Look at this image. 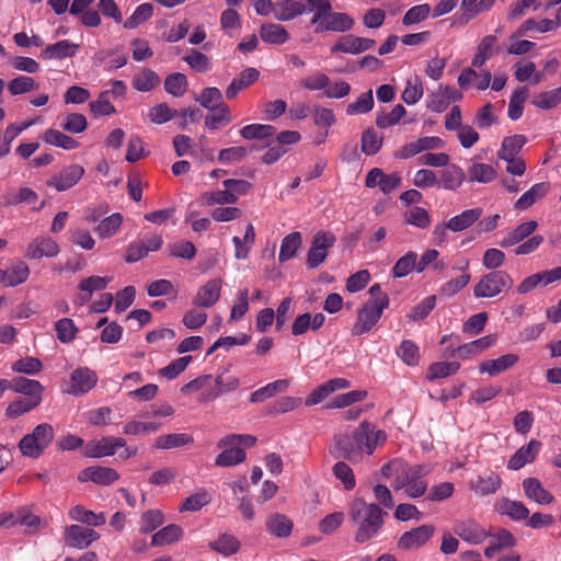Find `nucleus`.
<instances>
[{
	"instance_id": "obj_63",
	"label": "nucleus",
	"mask_w": 561,
	"mask_h": 561,
	"mask_svg": "<svg viewBox=\"0 0 561 561\" xmlns=\"http://www.w3.org/2000/svg\"><path fill=\"white\" fill-rule=\"evenodd\" d=\"M405 222L421 229H425L431 224L428 211L419 206H414L404 213Z\"/></svg>"
},
{
	"instance_id": "obj_16",
	"label": "nucleus",
	"mask_w": 561,
	"mask_h": 561,
	"mask_svg": "<svg viewBox=\"0 0 561 561\" xmlns=\"http://www.w3.org/2000/svg\"><path fill=\"white\" fill-rule=\"evenodd\" d=\"M470 490L480 496L494 494L502 485L501 477L494 471H485L472 479L469 483Z\"/></svg>"
},
{
	"instance_id": "obj_25",
	"label": "nucleus",
	"mask_w": 561,
	"mask_h": 561,
	"mask_svg": "<svg viewBox=\"0 0 561 561\" xmlns=\"http://www.w3.org/2000/svg\"><path fill=\"white\" fill-rule=\"evenodd\" d=\"M518 358L516 354H505L495 359L481 362L479 369L481 373H486L489 376H496L513 367L518 362Z\"/></svg>"
},
{
	"instance_id": "obj_7",
	"label": "nucleus",
	"mask_w": 561,
	"mask_h": 561,
	"mask_svg": "<svg viewBox=\"0 0 561 561\" xmlns=\"http://www.w3.org/2000/svg\"><path fill=\"white\" fill-rule=\"evenodd\" d=\"M435 526L432 524H423L404 531L398 539L397 547L402 551L417 550L424 547L434 536Z\"/></svg>"
},
{
	"instance_id": "obj_60",
	"label": "nucleus",
	"mask_w": 561,
	"mask_h": 561,
	"mask_svg": "<svg viewBox=\"0 0 561 561\" xmlns=\"http://www.w3.org/2000/svg\"><path fill=\"white\" fill-rule=\"evenodd\" d=\"M561 102V88L541 92L533 99V104L541 110H550Z\"/></svg>"
},
{
	"instance_id": "obj_18",
	"label": "nucleus",
	"mask_w": 561,
	"mask_h": 561,
	"mask_svg": "<svg viewBox=\"0 0 561 561\" xmlns=\"http://www.w3.org/2000/svg\"><path fill=\"white\" fill-rule=\"evenodd\" d=\"M126 446V440L122 437L106 436L100 440L87 446V456L92 458H101L113 456L117 448Z\"/></svg>"
},
{
	"instance_id": "obj_61",
	"label": "nucleus",
	"mask_w": 561,
	"mask_h": 561,
	"mask_svg": "<svg viewBox=\"0 0 561 561\" xmlns=\"http://www.w3.org/2000/svg\"><path fill=\"white\" fill-rule=\"evenodd\" d=\"M55 331L57 339L61 343H70L75 340L78 333V328L76 327L73 320L69 318H62L55 323Z\"/></svg>"
},
{
	"instance_id": "obj_42",
	"label": "nucleus",
	"mask_w": 561,
	"mask_h": 561,
	"mask_svg": "<svg viewBox=\"0 0 561 561\" xmlns=\"http://www.w3.org/2000/svg\"><path fill=\"white\" fill-rule=\"evenodd\" d=\"M183 536V530L180 526L175 524H170L156 534H153L151 538L152 546H164L173 543Z\"/></svg>"
},
{
	"instance_id": "obj_64",
	"label": "nucleus",
	"mask_w": 561,
	"mask_h": 561,
	"mask_svg": "<svg viewBox=\"0 0 561 561\" xmlns=\"http://www.w3.org/2000/svg\"><path fill=\"white\" fill-rule=\"evenodd\" d=\"M183 60L195 71L206 72L210 67V59L197 49H191Z\"/></svg>"
},
{
	"instance_id": "obj_22",
	"label": "nucleus",
	"mask_w": 561,
	"mask_h": 561,
	"mask_svg": "<svg viewBox=\"0 0 561 561\" xmlns=\"http://www.w3.org/2000/svg\"><path fill=\"white\" fill-rule=\"evenodd\" d=\"M523 489L527 499L540 505L550 504L554 501L553 495L542 486L537 478H526L523 481Z\"/></svg>"
},
{
	"instance_id": "obj_6",
	"label": "nucleus",
	"mask_w": 561,
	"mask_h": 561,
	"mask_svg": "<svg viewBox=\"0 0 561 561\" xmlns=\"http://www.w3.org/2000/svg\"><path fill=\"white\" fill-rule=\"evenodd\" d=\"M513 286L511 275L502 270L492 271L483 275L473 287V295L477 298H493L507 291Z\"/></svg>"
},
{
	"instance_id": "obj_36",
	"label": "nucleus",
	"mask_w": 561,
	"mask_h": 561,
	"mask_svg": "<svg viewBox=\"0 0 561 561\" xmlns=\"http://www.w3.org/2000/svg\"><path fill=\"white\" fill-rule=\"evenodd\" d=\"M226 448L215 459L218 467H230L243 462L247 458L245 451L238 445L225 446Z\"/></svg>"
},
{
	"instance_id": "obj_44",
	"label": "nucleus",
	"mask_w": 561,
	"mask_h": 561,
	"mask_svg": "<svg viewBox=\"0 0 561 561\" xmlns=\"http://www.w3.org/2000/svg\"><path fill=\"white\" fill-rule=\"evenodd\" d=\"M201 201L203 205L213 206V205H225V204H236L238 202V196L233 195L231 190H218L213 192H206L201 196Z\"/></svg>"
},
{
	"instance_id": "obj_27",
	"label": "nucleus",
	"mask_w": 561,
	"mask_h": 561,
	"mask_svg": "<svg viewBox=\"0 0 561 561\" xmlns=\"http://www.w3.org/2000/svg\"><path fill=\"white\" fill-rule=\"evenodd\" d=\"M79 49V45L68 39L59 41L55 44L46 46L41 57L44 59H62L73 57Z\"/></svg>"
},
{
	"instance_id": "obj_1",
	"label": "nucleus",
	"mask_w": 561,
	"mask_h": 561,
	"mask_svg": "<svg viewBox=\"0 0 561 561\" xmlns=\"http://www.w3.org/2000/svg\"><path fill=\"white\" fill-rule=\"evenodd\" d=\"M385 512L376 503H367L362 497H356L350 506V519L357 527L354 540L364 543L373 539L385 524Z\"/></svg>"
},
{
	"instance_id": "obj_38",
	"label": "nucleus",
	"mask_w": 561,
	"mask_h": 561,
	"mask_svg": "<svg viewBox=\"0 0 561 561\" xmlns=\"http://www.w3.org/2000/svg\"><path fill=\"white\" fill-rule=\"evenodd\" d=\"M432 471L431 465H404L401 474L397 480L402 483L422 482V478L426 477Z\"/></svg>"
},
{
	"instance_id": "obj_35",
	"label": "nucleus",
	"mask_w": 561,
	"mask_h": 561,
	"mask_svg": "<svg viewBox=\"0 0 561 561\" xmlns=\"http://www.w3.org/2000/svg\"><path fill=\"white\" fill-rule=\"evenodd\" d=\"M11 388L18 392L27 396V398L42 397L44 387L39 381L27 379L25 377H16L9 383Z\"/></svg>"
},
{
	"instance_id": "obj_10",
	"label": "nucleus",
	"mask_w": 561,
	"mask_h": 561,
	"mask_svg": "<svg viewBox=\"0 0 561 561\" xmlns=\"http://www.w3.org/2000/svg\"><path fill=\"white\" fill-rule=\"evenodd\" d=\"M376 41L367 37H359L353 34L342 36L332 47L331 53L342 51L345 54H362L375 47Z\"/></svg>"
},
{
	"instance_id": "obj_21",
	"label": "nucleus",
	"mask_w": 561,
	"mask_h": 561,
	"mask_svg": "<svg viewBox=\"0 0 561 561\" xmlns=\"http://www.w3.org/2000/svg\"><path fill=\"white\" fill-rule=\"evenodd\" d=\"M266 531L276 538H288L294 528L289 517L280 513H274L267 516L265 520Z\"/></svg>"
},
{
	"instance_id": "obj_52",
	"label": "nucleus",
	"mask_w": 561,
	"mask_h": 561,
	"mask_svg": "<svg viewBox=\"0 0 561 561\" xmlns=\"http://www.w3.org/2000/svg\"><path fill=\"white\" fill-rule=\"evenodd\" d=\"M160 83L158 73L151 69H145L133 80V88L139 92L151 91Z\"/></svg>"
},
{
	"instance_id": "obj_23",
	"label": "nucleus",
	"mask_w": 561,
	"mask_h": 561,
	"mask_svg": "<svg viewBox=\"0 0 561 561\" xmlns=\"http://www.w3.org/2000/svg\"><path fill=\"white\" fill-rule=\"evenodd\" d=\"M550 184L548 182H540L533 185L526 191L514 204V208L523 211L531 207L535 203L542 199L549 192Z\"/></svg>"
},
{
	"instance_id": "obj_62",
	"label": "nucleus",
	"mask_w": 561,
	"mask_h": 561,
	"mask_svg": "<svg viewBox=\"0 0 561 561\" xmlns=\"http://www.w3.org/2000/svg\"><path fill=\"white\" fill-rule=\"evenodd\" d=\"M37 88L38 83L32 77L27 76H19L8 83V90L12 95L24 94Z\"/></svg>"
},
{
	"instance_id": "obj_32",
	"label": "nucleus",
	"mask_w": 561,
	"mask_h": 561,
	"mask_svg": "<svg viewBox=\"0 0 561 561\" xmlns=\"http://www.w3.org/2000/svg\"><path fill=\"white\" fill-rule=\"evenodd\" d=\"M110 282V277L101 276H90L88 278L82 279L78 287L81 291H84L85 294L78 297L76 302L79 305H84L90 300L93 291L104 289Z\"/></svg>"
},
{
	"instance_id": "obj_12",
	"label": "nucleus",
	"mask_w": 561,
	"mask_h": 561,
	"mask_svg": "<svg viewBox=\"0 0 561 561\" xmlns=\"http://www.w3.org/2000/svg\"><path fill=\"white\" fill-rule=\"evenodd\" d=\"M98 381L96 374L88 367H80L72 371L68 393L80 396L89 392Z\"/></svg>"
},
{
	"instance_id": "obj_28",
	"label": "nucleus",
	"mask_w": 561,
	"mask_h": 561,
	"mask_svg": "<svg viewBox=\"0 0 561 561\" xmlns=\"http://www.w3.org/2000/svg\"><path fill=\"white\" fill-rule=\"evenodd\" d=\"M482 215L481 208L466 209L461 214L451 217L447 227L454 232H460L471 227Z\"/></svg>"
},
{
	"instance_id": "obj_58",
	"label": "nucleus",
	"mask_w": 561,
	"mask_h": 561,
	"mask_svg": "<svg viewBox=\"0 0 561 561\" xmlns=\"http://www.w3.org/2000/svg\"><path fill=\"white\" fill-rule=\"evenodd\" d=\"M460 368L459 363L456 362H437L428 367L427 379L435 380L438 378H446L454 375Z\"/></svg>"
},
{
	"instance_id": "obj_34",
	"label": "nucleus",
	"mask_w": 561,
	"mask_h": 561,
	"mask_svg": "<svg viewBox=\"0 0 561 561\" xmlns=\"http://www.w3.org/2000/svg\"><path fill=\"white\" fill-rule=\"evenodd\" d=\"M497 510L502 515H507L514 520L526 519L529 515V510L523 502L512 501L506 497L499 502Z\"/></svg>"
},
{
	"instance_id": "obj_8",
	"label": "nucleus",
	"mask_w": 561,
	"mask_h": 561,
	"mask_svg": "<svg viewBox=\"0 0 561 561\" xmlns=\"http://www.w3.org/2000/svg\"><path fill=\"white\" fill-rule=\"evenodd\" d=\"M335 241L336 238L331 232H317L307 254V266L309 268H316L323 263L328 256L329 249L334 245Z\"/></svg>"
},
{
	"instance_id": "obj_13",
	"label": "nucleus",
	"mask_w": 561,
	"mask_h": 561,
	"mask_svg": "<svg viewBox=\"0 0 561 561\" xmlns=\"http://www.w3.org/2000/svg\"><path fill=\"white\" fill-rule=\"evenodd\" d=\"M454 533L463 541L471 545H479L485 540L486 537L492 536L476 522L468 519L457 522L454 526Z\"/></svg>"
},
{
	"instance_id": "obj_9",
	"label": "nucleus",
	"mask_w": 561,
	"mask_h": 561,
	"mask_svg": "<svg viewBox=\"0 0 561 561\" xmlns=\"http://www.w3.org/2000/svg\"><path fill=\"white\" fill-rule=\"evenodd\" d=\"M428 98L427 108L432 112L442 113L450 103L461 101L462 93L455 87L440 84Z\"/></svg>"
},
{
	"instance_id": "obj_43",
	"label": "nucleus",
	"mask_w": 561,
	"mask_h": 561,
	"mask_svg": "<svg viewBox=\"0 0 561 561\" xmlns=\"http://www.w3.org/2000/svg\"><path fill=\"white\" fill-rule=\"evenodd\" d=\"M209 548L220 554L231 556L239 551L240 542L234 536L222 534L217 540L209 542Z\"/></svg>"
},
{
	"instance_id": "obj_49",
	"label": "nucleus",
	"mask_w": 561,
	"mask_h": 561,
	"mask_svg": "<svg viewBox=\"0 0 561 561\" xmlns=\"http://www.w3.org/2000/svg\"><path fill=\"white\" fill-rule=\"evenodd\" d=\"M123 217L119 213H114L111 216L102 219L95 227V232L102 239L114 236L122 226Z\"/></svg>"
},
{
	"instance_id": "obj_5",
	"label": "nucleus",
	"mask_w": 561,
	"mask_h": 561,
	"mask_svg": "<svg viewBox=\"0 0 561 561\" xmlns=\"http://www.w3.org/2000/svg\"><path fill=\"white\" fill-rule=\"evenodd\" d=\"M389 298L367 300L357 311L356 321L352 328L353 335H363L369 332L380 320L385 309L389 307Z\"/></svg>"
},
{
	"instance_id": "obj_30",
	"label": "nucleus",
	"mask_w": 561,
	"mask_h": 561,
	"mask_svg": "<svg viewBox=\"0 0 561 561\" xmlns=\"http://www.w3.org/2000/svg\"><path fill=\"white\" fill-rule=\"evenodd\" d=\"M290 381L288 379H278L266 386L255 390L250 396V402L257 403L263 402L266 399L273 398L278 393L285 392L289 387Z\"/></svg>"
},
{
	"instance_id": "obj_14",
	"label": "nucleus",
	"mask_w": 561,
	"mask_h": 561,
	"mask_svg": "<svg viewBox=\"0 0 561 561\" xmlns=\"http://www.w3.org/2000/svg\"><path fill=\"white\" fill-rule=\"evenodd\" d=\"M118 479L119 474L115 469L102 466L88 467L83 469L78 476V480L81 482L92 481L93 483L100 485H111Z\"/></svg>"
},
{
	"instance_id": "obj_57",
	"label": "nucleus",
	"mask_w": 561,
	"mask_h": 561,
	"mask_svg": "<svg viewBox=\"0 0 561 561\" xmlns=\"http://www.w3.org/2000/svg\"><path fill=\"white\" fill-rule=\"evenodd\" d=\"M276 131V128L272 125L265 124H251L244 126L240 130V135L244 139H266L272 137Z\"/></svg>"
},
{
	"instance_id": "obj_39",
	"label": "nucleus",
	"mask_w": 561,
	"mask_h": 561,
	"mask_svg": "<svg viewBox=\"0 0 561 561\" xmlns=\"http://www.w3.org/2000/svg\"><path fill=\"white\" fill-rule=\"evenodd\" d=\"M465 178L463 170L456 164H451L442 171L440 184L445 190L455 191L462 184Z\"/></svg>"
},
{
	"instance_id": "obj_3",
	"label": "nucleus",
	"mask_w": 561,
	"mask_h": 561,
	"mask_svg": "<svg viewBox=\"0 0 561 561\" xmlns=\"http://www.w3.org/2000/svg\"><path fill=\"white\" fill-rule=\"evenodd\" d=\"M368 428V421L365 420L352 432L335 434L329 447L331 456L352 463L360 462L366 454L365 440Z\"/></svg>"
},
{
	"instance_id": "obj_46",
	"label": "nucleus",
	"mask_w": 561,
	"mask_h": 561,
	"mask_svg": "<svg viewBox=\"0 0 561 561\" xmlns=\"http://www.w3.org/2000/svg\"><path fill=\"white\" fill-rule=\"evenodd\" d=\"M528 96V88H517L511 95L507 115L511 119L516 121L522 117L524 103Z\"/></svg>"
},
{
	"instance_id": "obj_20",
	"label": "nucleus",
	"mask_w": 561,
	"mask_h": 561,
	"mask_svg": "<svg viewBox=\"0 0 561 561\" xmlns=\"http://www.w3.org/2000/svg\"><path fill=\"white\" fill-rule=\"evenodd\" d=\"M541 447V443L531 439L527 445L522 446L508 460L507 468L511 470H518L527 463H531Z\"/></svg>"
},
{
	"instance_id": "obj_40",
	"label": "nucleus",
	"mask_w": 561,
	"mask_h": 561,
	"mask_svg": "<svg viewBox=\"0 0 561 561\" xmlns=\"http://www.w3.org/2000/svg\"><path fill=\"white\" fill-rule=\"evenodd\" d=\"M43 139L48 145L56 146L66 150L76 149L79 146V142L75 138L54 128L47 129L44 133Z\"/></svg>"
},
{
	"instance_id": "obj_51",
	"label": "nucleus",
	"mask_w": 561,
	"mask_h": 561,
	"mask_svg": "<svg viewBox=\"0 0 561 561\" xmlns=\"http://www.w3.org/2000/svg\"><path fill=\"white\" fill-rule=\"evenodd\" d=\"M28 276L30 268L27 264L23 261H18L7 271L5 285L11 287L18 286L25 283Z\"/></svg>"
},
{
	"instance_id": "obj_54",
	"label": "nucleus",
	"mask_w": 561,
	"mask_h": 561,
	"mask_svg": "<svg viewBox=\"0 0 561 561\" xmlns=\"http://www.w3.org/2000/svg\"><path fill=\"white\" fill-rule=\"evenodd\" d=\"M187 79L185 75L181 72H173L168 76L164 80V90L175 96H182L187 90Z\"/></svg>"
},
{
	"instance_id": "obj_53",
	"label": "nucleus",
	"mask_w": 561,
	"mask_h": 561,
	"mask_svg": "<svg viewBox=\"0 0 561 561\" xmlns=\"http://www.w3.org/2000/svg\"><path fill=\"white\" fill-rule=\"evenodd\" d=\"M196 101L199 102V104L209 110L215 111L217 108H220L221 105H225L222 103V93L218 88L210 87L205 88L201 95L196 98Z\"/></svg>"
},
{
	"instance_id": "obj_17",
	"label": "nucleus",
	"mask_w": 561,
	"mask_h": 561,
	"mask_svg": "<svg viewBox=\"0 0 561 561\" xmlns=\"http://www.w3.org/2000/svg\"><path fill=\"white\" fill-rule=\"evenodd\" d=\"M58 253L59 247L55 240L49 237H39L28 244L25 256L30 260H41L42 257H54Z\"/></svg>"
},
{
	"instance_id": "obj_11",
	"label": "nucleus",
	"mask_w": 561,
	"mask_h": 561,
	"mask_svg": "<svg viewBox=\"0 0 561 561\" xmlns=\"http://www.w3.org/2000/svg\"><path fill=\"white\" fill-rule=\"evenodd\" d=\"M100 538L99 534L79 525L68 526L65 530V543L68 547L83 549Z\"/></svg>"
},
{
	"instance_id": "obj_24",
	"label": "nucleus",
	"mask_w": 561,
	"mask_h": 561,
	"mask_svg": "<svg viewBox=\"0 0 561 561\" xmlns=\"http://www.w3.org/2000/svg\"><path fill=\"white\" fill-rule=\"evenodd\" d=\"M308 11L302 2L297 0H283L274 5V18L277 21H290Z\"/></svg>"
},
{
	"instance_id": "obj_37",
	"label": "nucleus",
	"mask_w": 561,
	"mask_h": 561,
	"mask_svg": "<svg viewBox=\"0 0 561 561\" xmlns=\"http://www.w3.org/2000/svg\"><path fill=\"white\" fill-rule=\"evenodd\" d=\"M526 141L527 138L524 135H513L505 137L502 141L501 149L496 153L497 158L506 159L511 157H518V153Z\"/></svg>"
},
{
	"instance_id": "obj_50",
	"label": "nucleus",
	"mask_w": 561,
	"mask_h": 561,
	"mask_svg": "<svg viewBox=\"0 0 561 561\" xmlns=\"http://www.w3.org/2000/svg\"><path fill=\"white\" fill-rule=\"evenodd\" d=\"M69 516L73 520L81 522L89 526H101L105 523V517L103 514L96 515L92 511L85 510L81 505H77L70 510Z\"/></svg>"
},
{
	"instance_id": "obj_56",
	"label": "nucleus",
	"mask_w": 561,
	"mask_h": 561,
	"mask_svg": "<svg viewBox=\"0 0 561 561\" xmlns=\"http://www.w3.org/2000/svg\"><path fill=\"white\" fill-rule=\"evenodd\" d=\"M153 13V7L151 3H142L136 8L134 13L127 18L124 22V27L127 30H134L144 22L148 21Z\"/></svg>"
},
{
	"instance_id": "obj_48",
	"label": "nucleus",
	"mask_w": 561,
	"mask_h": 561,
	"mask_svg": "<svg viewBox=\"0 0 561 561\" xmlns=\"http://www.w3.org/2000/svg\"><path fill=\"white\" fill-rule=\"evenodd\" d=\"M301 245V236L299 232L294 231L287 234L280 244L278 254L279 262H286L295 256L298 248Z\"/></svg>"
},
{
	"instance_id": "obj_47",
	"label": "nucleus",
	"mask_w": 561,
	"mask_h": 561,
	"mask_svg": "<svg viewBox=\"0 0 561 561\" xmlns=\"http://www.w3.org/2000/svg\"><path fill=\"white\" fill-rule=\"evenodd\" d=\"M496 42L497 38L495 35H486L481 39L477 47V53L471 60L472 67L480 68L489 58H491V49Z\"/></svg>"
},
{
	"instance_id": "obj_31",
	"label": "nucleus",
	"mask_w": 561,
	"mask_h": 561,
	"mask_svg": "<svg viewBox=\"0 0 561 561\" xmlns=\"http://www.w3.org/2000/svg\"><path fill=\"white\" fill-rule=\"evenodd\" d=\"M260 36L263 42L273 45H280L289 39L286 28L274 23H263L260 28Z\"/></svg>"
},
{
	"instance_id": "obj_45",
	"label": "nucleus",
	"mask_w": 561,
	"mask_h": 561,
	"mask_svg": "<svg viewBox=\"0 0 561 561\" xmlns=\"http://www.w3.org/2000/svg\"><path fill=\"white\" fill-rule=\"evenodd\" d=\"M211 500L209 492L205 489L198 490L196 493L184 499L180 505V512H197L206 506Z\"/></svg>"
},
{
	"instance_id": "obj_2",
	"label": "nucleus",
	"mask_w": 561,
	"mask_h": 561,
	"mask_svg": "<svg viewBox=\"0 0 561 561\" xmlns=\"http://www.w3.org/2000/svg\"><path fill=\"white\" fill-rule=\"evenodd\" d=\"M306 1L308 3V12H313L310 24L314 26V33H343L353 28L354 19L344 12H333L330 0Z\"/></svg>"
},
{
	"instance_id": "obj_19",
	"label": "nucleus",
	"mask_w": 561,
	"mask_h": 561,
	"mask_svg": "<svg viewBox=\"0 0 561 561\" xmlns=\"http://www.w3.org/2000/svg\"><path fill=\"white\" fill-rule=\"evenodd\" d=\"M221 279L214 278L203 285L193 299V304L197 307H213L220 298Z\"/></svg>"
},
{
	"instance_id": "obj_29",
	"label": "nucleus",
	"mask_w": 561,
	"mask_h": 561,
	"mask_svg": "<svg viewBox=\"0 0 561 561\" xmlns=\"http://www.w3.org/2000/svg\"><path fill=\"white\" fill-rule=\"evenodd\" d=\"M537 227L538 222L536 220L523 222L518 225L514 230L508 232L507 236L504 237L499 244L502 248L515 245L523 241L524 239L528 238L530 234H533Z\"/></svg>"
},
{
	"instance_id": "obj_59",
	"label": "nucleus",
	"mask_w": 561,
	"mask_h": 561,
	"mask_svg": "<svg viewBox=\"0 0 561 561\" xmlns=\"http://www.w3.org/2000/svg\"><path fill=\"white\" fill-rule=\"evenodd\" d=\"M374 107V96L373 91L368 90L367 92L362 93L358 99L350 103L346 106V114L347 115H357V114H365L373 110Z\"/></svg>"
},
{
	"instance_id": "obj_15",
	"label": "nucleus",
	"mask_w": 561,
	"mask_h": 561,
	"mask_svg": "<svg viewBox=\"0 0 561 561\" xmlns=\"http://www.w3.org/2000/svg\"><path fill=\"white\" fill-rule=\"evenodd\" d=\"M84 173V169L79 164H71L60 171L59 174L50 178L46 184L55 187L58 192L66 191L76 185Z\"/></svg>"
},
{
	"instance_id": "obj_41",
	"label": "nucleus",
	"mask_w": 561,
	"mask_h": 561,
	"mask_svg": "<svg viewBox=\"0 0 561 561\" xmlns=\"http://www.w3.org/2000/svg\"><path fill=\"white\" fill-rule=\"evenodd\" d=\"M42 402V397L35 398H20L11 402L5 409V415L8 417H19L22 414L35 409Z\"/></svg>"
},
{
	"instance_id": "obj_26",
	"label": "nucleus",
	"mask_w": 561,
	"mask_h": 561,
	"mask_svg": "<svg viewBox=\"0 0 561 561\" xmlns=\"http://www.w3.org/2000/svg\"><path fill=\"white\" fill-rule=\"evenodd\" d=\"M260 77V72L257 69L253 67L245 68L238 78H234L231 83L226 89V98L233 99L236 95L253 84Z\"/></svg>"
},
{
	"instance_id": "obj_33",
	"label": "nucleus",
	"mask_w": 561,
	"mask_h": 561,
	"mask_svg": "<svg viewBox=\"0 0 561 561\" xmlns=\"http://www.w3.org/2000/svg\"><path fill=\"white\" fill-rule=\"evenodd\" d=\"M193 443L194 438L190 434L173 433L159 436L154 442V447L158 449H174Z\"/></svg>"
},
{
	"instance_id": "obj_4",
	"label": "nucleus",
	"mask_w": 561,
	"mask_h": 561,
	"mask_svg": "<svg viewBox=\"0 0 561 561\" xmlns=\"http://www.w3.org/2000/svg\"><path fill=\"white\" fill-rule=\"evenodd\" d=\"M55 436L54 427L48 423H42L34 427L33 432L22 437L19 443L23 456L33 459L39 458L44 450L51 444Z\"/></svg>"
},
{
	"instance_id": "obj_55",
	"label": "nucleus",
	"mask_w": 561,
	"mask_h": 561,
	"mask_svg": "<svg viewBox=\"0 0 561 561\" xmlns=\"http://www.w3.org/2000/svg\"><path fill=\"white\" fill-rule=\"evenodd\" d=\"M469 181H477L480 183H490L496 176L495 169L485 163H473L468 169Z\"/></svg>"
}]
</instances>
